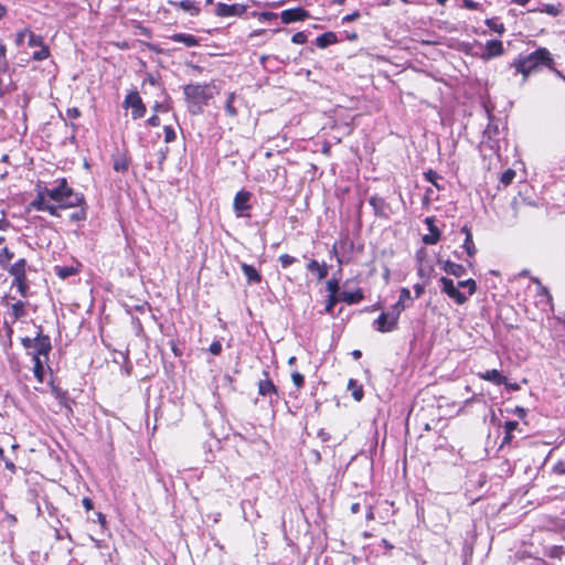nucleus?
<instances>
[{
    "label": "nucleus",
    "instance_id": "obj_1",
    "mask_svg": "<svg viewBox=\"0 0 565 565\" xmlns=\"http://www.w3.org/2000/svg\"><path fill=\"white\" fill-rule=\"evenodd\" d=\"M84 203V196L75 192L67 185L65 179H62L57 185L38 189L32 206L36 211L49 212L53 216H58L60 209H71L81 206Z\"/></svg>",
    "mask_w": 565,
    "mask_h": 565
},
{
    "label": "nucleus",
    "instance_id": "obj_2",
    "mask_svg": "<svg viewBox=\"0 0 565 565\" xmlns=\"http://www.w3.org/2000/svg\"><path fill=\"white\" fill-rule=\"evenodd\" d=\"M552 65H554V60L550 51L545 47H540L526 55H519L511 64L516 73L523 75V83L531 73L537 71L540 67L546 66L552 68Z\"/></svg>",
    "mask_w": 565,
    "mask_h": 565
},
{
    "label": "nucleus",
    "instance_id": "obj_3",
    "mask_svg": "<svg viewBox=\"0 0 565 565\" xmlns=\"http://www.w3.org/2000/svg\"><path fill=\"white\" fill-rule=\"evenodd\" d=\"M184 95L190 104V111L200 114L202 105L213 97V88L209 84H189L184 87Z\"/></svg>",
    "mask_w": 565,
    "mask_h": 565
},
{
    "label": "nucleus",
    "instance_id": "obj_4",
    "mask_svg": "<svg viewBox=\"0 0 565 565\" xmlns=\"http://www.w3.org/2000/svg\"><path fill=\"white\" fill-rule=\"evenodd\" d=\"M21 343L32 358L49 359V354L52 350V343L49 335H44L39 332L34 338H23Z\"/></svg>",
    "mask_w": 565,
    "mask_h": 565
},
{
    "label": "nucleus",
    "instance_id": "obj_5",
    "mask_svg": "<svg viewBox=\"0 0 565 565\" xmlns=\"http://www.w3.org/2000/svg\"><path fill=\"white\" fill-rule=\"evenodd\" d=\"M502 141H504V129L501 122L489 117V122L483 131L481 143L490 150L499 152Z\"/></svg>",
    "mask_w": 565,
    "mask_h": 565
},
{
    "label": "nucleus",
    "instance_id": "obj_6",
    "mask_svg": "<svg viewBox=\"0 0 565 565\" xmlns=\"http://www.w3.org/2000/svg\"><path fill=\"white\" fill-rule=\"evenodd\" d=\"M398 317L392 310L390 312H382L373 322V328L382 333L391 332L397 328Z\"/></svg>",
    "mask_w": 565,
    "mask_h": 565
},
{
    "label": "nucleus",
    "instance_id": "obj_7",
    "mask_svg": "<svg viewBox=\"0 0 565 565\" xmlns=\"http://www.w3.org/2000/svg\"><path fill=\"white\" fill-rule=\"evenodd\" d=\"M124 108H131L132 119H140L146 115V106L138 92L129 93L122 104Z\"/></svg>",
    "mask_w": 565,
    "mask_h": 565
},
{
    "label": "nucleus",
    "instance_id": "obj_8",
    "mask_svg": "<svg viewBox=\"0 0 565 565\" xmlns=\"http://www.w3.org/2000/svg\"><path fill=\"white\" fill-rule=\"evenodd\" d=\"M439 284L441 291L455 300L456 303L463 305L468 300V297L459 290L458 285L456 286L452 279L441 277Z\"/></svg>",
    "mask_w": 565,
    "mask_h": 565
},
{
    "label": "nucleus",
    "instance_id": "obj_9",
    "mask_svg": "<svg viewBox=\"0 0 565 565\" xmlns=\"http://www.w3.org/2000/svg\"><path fill=\"white\" fill-rule=\"evenodd\" d=\"M265 379L259 380L257 386H258V394L264 397H269L270 403L277 401L278 398V391L273 381L269 379L268 371H264Z\"/></svg>",
    "mask_w": 565,
    "mask_h": 565
},
{
    "label": "nucleus",
    "instance_id": "obj_10",
    "mask_svg": "<svg viewBox=\"0 0 565 565\" xmlns=\"http://www.w3.org/2000/svg\"><path fill=\"white\" fill-rule=\"evenodd\" d=\"M249 200H250V193L248 191L242 190L236 193V195L234 198V203H233V207L236 213V216L243 217V216L248 215L246 212L250 209Z\"/></svg>",
    "mask_w": 565,
    "mask_h": 565
},
{
    "label": "nucleus",
    "instance_id": "obj_11",
    "mask_svg": "<svg viewBox=\"0 0 565 565\" xmlns=\"http://www.w3.org/2000/svg\"><path fill=\"white\" fill-rule=\"evenodd\" d=\"M536 284V305L541 307L543 311L552 310L553 309V299L547 290L546 287H544L539 279H533Z\"/></svg>",
    "mask_w": 565,
    "mask_h": 565
},
{
    "label": "nucleus",
    "instance_id": "obj_12",
    "mask_svg": "<svg viewBox=\"0 0 565 565\" xmlns=\"http://www.w3.org/2000/svg\"><path fill=\"white\" fill-rule=\"evenodd\" d=\"M309 17V12L302 8L287 9L281 11L280 13V19L285 24H290L297 21H303Z\"/></svg>",
    "mask_w": 565,
    "mask_h": 565
},
{
    "label": "nucleus",
    "instance_id": "obj_13",
    "mask_svg": "<svg viewBox=\"0 0 565 565\" xmlns=\"http://www.w3.org/2000/svg\"><path fill=\"white\" fill-rule=\"evenodd\" d=\"M504 54V47L501 41L499 40H490L484 44V50L480 57L484 61L491 60L493 57H498Z\"/></svg>",
    "mask_w": 565,
    "mask_h": 565
},
{
    "label": "nucleus",
    "instance_id": "obj_14",
    "mask_svg": "<svg viewBox=\"0 0 565 565\" xmlns=\"http://www.w3.org/2000/svg\"><path fill=\"white\" fill-rule=\"evenodd\" d=\"M215 11L218 17H241L246 12V7L239 3H218Z\"/></svg>",
    "mask_w": 565,
    "mask_h": 565
},
{
    "label": "nucleus",
    "instance_id": "obj_15",
    "mask_svg": "<svg viewBox=\"0 0 565 565\" xmlns=\"http://www.w3.org/2000/svg\"><path fill=\"white\" fill-rule=\"evenodd\" d=\"M413 302V298L408 288H402L399 292L398 301L392 307V311L397 313L399 318L401 313L408 308Z\"/></svg>",
    "mask_w": 565,
    "mask_h": 565
},
{
    "label": "nucleus",
    "instance_id": "obj_16",
    "mask_svg": "<svg viewBox=\"0 0 565 565\" xmlns=\"http://www.w3.org/2000/svg\"><path fill=\"white\" fill-rule=\"evenodd\" d=\"M6 269L13 277V280L26 278V260L24 258L18 259L10 266L8 265Z\"/></svg>",
    "mask_w": 565,
    "mask_h": 565
},
{
    "label": "nucleus",
    "instance_id": "obj_17",
    "mask_svg": "<svg viewBox=\"0 0 565 565\" xmlns=\"http://www.w3.org/2000/svg\"><path fill=\"white\" fill-rule=\"evenodd\" d=\"M426 224L428 225V230H429V234L427 235H424L423 236V242L426 244V245H434L436 244L439 238H440V232L439 230L435 226L434 224V220L430 218V217H427L425 220Z\"/></svg>",
    "mask_w": 565,
    "mask_h": 565
},
{
    "label": "nucleus",
    "instance_id": "obj_18",
    "mask_svg": "<svg viewBox=\"0 0 565 565\" xmlns=\"http://www.w3.org/2000/svg\"><path fill=\"white\" fill-rule=\"evenodd\" d=\"M10 307V318L11 323H14L19 319L23 318L26 315L25 303L21 300H18L13 303H7Z\"/></svg>",
    "mask_w": 565,
    "mask_h": 565
},
{
    "label": "nucleus",
    "instance_id": "obj_19",
    "mask_svg": "<svg viewBox=\"0 0 565 565\" xmlns=\"http://www.w3.org/2000/svg\"><path fill=\"white\" fill-rule=\"evenodd\" d=\"M440 264L447 274L455 277H462L466 274V268L460 264H456L451 260H443Z\"/></svg>",
    "mask_w": 565,
    "mask_h": 565
},
{
    "label": "nucleus",
    "instance_id": "obj_20",
    "mask_svg": "<svg viewBox=\"0 0 565 565\" xmlns=\"http://www.w3.org/2000/svg\"><path fill=\"white\" fill-rule=\"evenodd\" d=\"M173 42L182 43L186 47H194L199 45V40L196 36L188 33H175L170 36Z\"/></svg>",
    "mask_w": 565,
    "mask_h": 565
},
{
    "label": "nucleus",
    "instance_id": "obj_21",
    "mask_svg": "<svg viewBox=\"0 0 565 565\" xmlns=\"http://www.w3.org/2000/svg\"><path fill=\"white\" fill-rule=\"evenodd\" d=\"M241 268L248 284L260 282L262 276L254 266L243 263Z\"/></svg>",
    "mask_w": 565,
    "mask_h": 565
},
{
    "label": "nucleus",
    "instance_id": "obj_22",
    "mask_svg": "<svg viewBox=\"0 0 565 565\" xmlns=\"http://www.w3.org/2000/svg\"><path fill=\"white\" fill-rule=\"evenodd\" d=\"M307 269L311 273H316L317 274V278L318 280H322L327 277L328 275V266L327 264H319L317 260L315 259H311L308 264H307Z\"/></svg>",
    "mask_w": 565,
    "mask_h": 565
},
{
    "label": "nucleus",
    "instance_id": "obj_23",
    "mask_svg": "<svg viewBox=\"0 0 565 565\" xmlns=\"http://www.w3.org/2000/svg\"><path fill=\"white\" fill-rule=\"evenodd\" d=\"M33 374L39 383L44 382V366L47 364L49 359L32 358Z\"/></svg>",
    "mask_w": 565,
    "mask_h": 565
},
{
    "label": "nucleus",
    "instance_id": "obj_24",
    "mask_svg": "<svg viewBox=\"0 0 565 565\" xmlns=\"http://www.w3.org/2000/svg\"><path fill=\"white\" fill-rule=\"evenodd\" d=\"M169 3L175 8H179L185 12H189L191 15H196L200 11L199 8L195 6L194 1H192V0H181V1L170 0Z\"/></svg>",
    "mask_w": 565,
    "mask_h": 565
},
{
    "label": "nucleus",
    "instance_id": "obj_25",
    "mask_svg": "<svg viewBox=\"0 0 565 565\" xmlns=\"http://www.w3.org/2000/svg\"><path fill=\"white\" fill-rule=\"evenodd\" d=\"M462 232L466 235L462 247L469 257H473L477 253V248L472 239V233L467 226L462 227Z\"/></svg>",
    "mask_w": 565,
    "mask_h": 565
},
{
    "label": "nucleus",
    "instance_id": "obj_26",
    "mask_svg": "<svg viewBox=\"0 0 565 565\" xmlns=\"http://www.w3.org/2000/svg\"><path fill=\"white\" fill-rule=\"evenodd\" d=\"M340 299L348 305L358 303L363 299V292L361 289H356L354 291L343 290L340 294Z\"/></svg>",
    "mask_w": 565,
    "mask_h": 565
},
{
    "label": "nucleus",
    "instance_id": "obj_27",
    "mask_svg": "<svg viewBox=\"0 0 565 565\" xmlns=\"http://www.w3.org/2000/svg\"><path fill=\"white\" fill-rule=\"evenodd\" d=\"M482 380L492 382L495 385L505 384V376L502 375L498 370H488L483 374H480Z\"/></svg>",
    "mask_w": 565,
    "mask_h": 565
},
{
    "label": "nucleus",
    "instance_id": "obj_28",
    "mask_svg": "<svg viewBox=\"0 0 565 565\" xmlns=\"http://www.w3.org/2000/svg\"><path fill=\"white\" fill-rule=\"evenodd\" d=\"M334 42H337V35L333 32L323 33L316 39V44L320 49H324Z\"/></svg>",
    "mask_w": 565,
    "mask_h": 565
},
{
    "label": "nucleus",
    "instance_id": "obj_29",
    "mask_svg": "<svg viewBox=\"0 0 565 565\" xmlns=\"http://www.w3.org/2000/svg\"><path fill=\"white\" fill-rule=\"evenodd\" d=\"M369 203L373 206V209L377 215L384 214V211L386 207V203H385L384 199L373 195L370 198Z\"/></svg>",
    "mask_w": 565,
    "mask_h": 565
},
{
    "label": "nucleus",
    "instance_id": "obj_30",
    "mask_svg": "<svg viewBox=\"0 0 565 565\" xmlns=\"http://www.w3.org/2000/svg\"><path fill=\"white\" fill-rule=\"evenodd\" d=\"M348 390L351 391L353 398L360 402L363 398V388L358 382L351 379L348 383Z\"/></svg>",
    "mask_w": 565,
    "mask_h": 565
},
{
    "label": "nucleus",
    "instance_id": "obj_31",
    "mask_svg": "<svg viewBox=\"0 0 565 565\" xmlns=\"http://www.w3.org/2000/svg\"><path fill=\"white\" fill-rule=\"evenodd\" d=\"M14 254L7 247L0 246V267L7 268Z\"/></svg>",
    "mask_w": 565,
    "mask_h": 565
},
{
    "label": "nucleus",
    "instance_id": "obj_32",
    "mask_svg": "<svg viewBox=\"0 0 565 565\" xmlns=\"http://www.w3.org/2000/svg\"><path fill=\"white\" fill-rule=\"evenodd\" d=\"M236 99V94L235 93H230L227 95V99H226V103H225V111L226 114L230 116V117H236L237 116V109L235 108L234 106V102Z\"/></svg>",
    "mask_w": 565,
    "mask_h": 565
},
{
    "label": "nucleus",
    "instance_id": "obj_33",
    "mask_svg": "<svg viewBox=\"0 0 565 565\" xmlns=\"http://www.w3.org/2000/svg\"><path fill=\"white\" fill-rule=\"evenodd\" d=\"M486 24L489 29L498 34H503L505 31L504 24L501 23L498 18H490L486 20Z\"/></svg>",
    "mask_w": 565,
    "mask_h": 565
},
{
    "label": "nucleus",
    "instance_id": "obj_34",
    "mask_svg": "<svg viewBox=\"0 0 565 565\" xmlns=\"http://www.w3.org/2000/svg\"><path fill=\"white\" fill-rule=\"evenodd\" d=\"M12 286H15L19 294L22 296V297H26V292H28V289H29V284H28V279H19V280H13L12 282Z\"/></svg>",
    "mask_w": 565,
    "mask_h": 565
},
{
    "label": "nucleus",
    "instance_id": "obj_35",
    "mask_svg": "<svg viewBox=\"0 0 565 565\" xmlns=\"http://www.w3.org/2000/svg\"><path fill=\"white\" fill-rule=\"evenodd\" d=\"M459 288H468L469 296H472L477 290V284L473 279L461 280L458 282Z\"/></svg>",
    "mask_w": 565,
    "mask_h": 565
},
{
    "label": "nucleus",
    "instance_id": "obj_36",
    "mask_svg": "<svg viewBox=\"0 0 565 565\" xmlns=\"http://www.w3.org/2000/svg\"><path fill=\"white\" fill-rule=\"evenodd\" d=\"M514 178H515V171H514V170H512V169H508V170H505V171L502 173V175H501V178H500V181H501V183H502L503 185H505V186H507V185H509V184L513 181V179H514Z\"/></svg>",
    "mask_w": 565,
    "mask_h": 565
},
{
    "label": "nucleus",
    "instance_id": "obj_37",
    "mask_svg": "<svg viewBox=\"0 0 565 565\" xmlns=\"http://www.w3.org/2000/svg\"><path fill=\"white\" fill-rule=\"evenodd\" d=\"M28 44H29V46H32V47L44 45L42 36L38 35V34H34L31 31H30L29 36H28Z\"/></svg>",
    "mask_w": 565,
    "mask_h": 565
},
{
    "label": "nucleus",
    "instance_id": "obj_38",
    "mask_svg": "<svg viewBox=\"0 0 565 565\" xmlns=\"http://www.w3.org/2000/svg\"><path fill=\"white\" fill-rule=\"evenodd\" d=\"M50 52L47 46L42 45L39 51H35L32 55L33 60L35 61H43L49 56Z\"/></svg>",
    "mask_w": 565,
    "mask_h": 565
},
{
    "label": "nucleus",
    "instance_id": "obj_39",
    "mask_svg": "<svg viewBox=\"0 0 565 565\" xmlns=\"http://www.w3.org/2000/svg\"><path fill=\"white\" fill-rule=\"evenodd\" d=\"M0 66L2 70L9 68V63L7 60V50L2 43H0Z\"/></svg>",
    "mask_w": 565,
    "mask_h": 565
},
{
    "label": "nucleus",
    "instance_id": "obj_40",
    "mask_svg": "<svg viewBox=\"0 0 565 565\" xmlns=\"http://www.w3.org/2000/svg\"><path fill=\"white\" fill-rule=\"evenodd\" d=\"M163 131H164V141L167 143L175 140L177 135H175L174 129L171 126H164Z\"/></svg>",
    "mask_w": 565,
    "mask_h": 565
},
{
    "label": "nucleus",
    "instance_id": "obj_41",
    "mask_svg": "<svg viewBox=\"0 0 565 565\" xmlns=\"http://www.w3.org/2000/svg\"><path fill=\"white\" fill-rule=\"evenodd\" d=\"M279 262H280L282 268H287L288 266H290L291 264H294L296 262V258L288 254H282L279 256Z\"/></svg>",
    "mask_w": 565,
    "mask_h": 565
},
{
    "label": "nucleus",
    "instance_id": "obj_42",
    "mask_svg": "<svg viewBox=\"0 0 565 565\" xmlns=\"http://www.w3.org/2000/svg\"><path fill=\"white\" fill-rule=\"evenodd\" d=\"M541 12H545L552 17H556L559 14V8L554 4H545Z\"/></svg>",
    "mask_w": 565,
    "mask_h": 565
},
{
    "label": "nucleus",
    "instance_id": "obj_43",
    "mask_svg": "<svg viewBox=\"0 0 565 565\" xmlns=\"http://www.w3.org/2000/svg\"><path fill=\"white\" fill-rule=\"evenodd\" d=\"M327 289L330 292V295L335 296V294L339 290V282L337 279H330L327 281Z\"/></svg>",
    "mask_w": 565,
    "mask_h": 565
},
{
    "label": "nucleus",
    "instance_id": "obj_44",
    "mask_svg": "<svg viewBox=\"0 0 565 565\" xmlns=\"http://www.w3.org/2000/svg\"><path fill=\"white\" fill-rule=\"evenodd\" d=\"M278 18V14L270 11H265L259 14V21L262 22H268L271 20H276Z\"/></svg>",
    "mask_w": 565,
    "mask_h": 565
},
{
    "label": "nucleus",
    "instance_id": "obj_45",
    "mask_svg": "<svg viewBox=\"0 0 565 565\" xmlns=\"http://www.w3.org/2000/svg\"><path fill=\"white\" fill-rule=\"evenodd\" d=\"M291 42L295 44H305L307 42V35L305 32H297L292 35Z\"/></svg>",
    "mask_w": 565,
    "mask_h": 565
},
{
    "label": "nucleus",
    "instance_id": "obj_46",
    "mask_svg": "<svg viewBox=\"0 0 565 565\" xmlns=\"http://www.w3.org/2000/svg\"><path fill=\"white\" fill-rule=\"evenodd\" d=\"M291 380H292V383L298 387L300 388L303 383H305V379H303V375L300 374L299 372H294L291 374Z\"/></svg>",
    "mask_w": 565,
    "mask_h": 565
},
{
    "label": "nucleus",
    "instance_id": "obj_47",
    "mask_svg": "<svg viewBox=\"0 0 565 565\" xmlns=\"http://www.w3.org/2000/svg\"><path fill=\"white\" fill-rule=\"evenodd\" d=\"M75 270L74 268L72 267H60L57 269V275L61 277V278H67L72 275H74Z\"/></svg>",
    "mask_w": 565,
    "mask_h": 565
},
{
    "label": "nucleus",
    "instance_id": "obj_48",
    "mask_svg": "<svg viewBox=\"0 0 565 565\" xmlns=\"http://www.w3.org/2000/svg\"><path fill=\"white\" fill-rule=\"evenodd\" d=\"M425 177L430 183H433L436 188L439 189V184H438L437 180L440 178L435 171L429 170L427 173H425Z\"/></svg>",
    "mask_w": 565,
    "mask_h": 565
},
{
    "label": "nucleus",
    "instance_id": "obj_49",
    "mask_svg": "<svg viewBox=\"0 0 565 565\" xmlns=\"http://www.w3.org/2000/svg\"><path fill=\"white\" fill-rule=\"evenodd\" d=\"M553 472L556 475H565V460H559L553 466Z\"/></svg>",
    "mask_w": 565,
    "mask_h": 565
},
{
    "label": "nucleus",
    "instance_id": "obj_50",
    "mask_svg": "<svg viewBox=\"0 0 565 565\" xmlns=\"http://www.w3.org/2000/svg\"><path fill=\"white\" fill-rule=\"evenodd\" d=\"M518 422L514 420H508L504 423V430L508 435L512 434L513 430L518 427Z\"/></svg>",
    "mask_w": 565,
    "mask_h": 565
},
{
    "label": "nucleus",
    "instance_id": "obj_51",
    "mask_svg": "<svg viewBox=\"0 0 565 565\" xmlns=\"http://www.w3.org/2000/svg\"><path fill=\"white\" fill-rule=\"evenodd\" d=\"M210 352L214 355H218L222 352V344L218 341H214L210 345Z\"/></svg>",
    "mask_w": 565,
    "mask_h": 565
},
{
    "label": "nucleus",
    "instance_id": "obj_52",
    "mask_svg": "<svg viewBox=\"0 0 565 565\" xmlns=\"http://www.w3.org/2000/svg\"><path fill=\"white\" fill-rule=\"evenodd\" d=\"M337 303V298L333 295H330L327 305H326V312L331 313L334 305Z\"/></svg>",
    "mask_w": 565,
    "mask_h": 565
},
{
    "label": "nucleus",
    "instance_id": "obj_53",
    "mask_svg": "<svg viewBox=\"0 0 565 565\" xmlns=\"http://www.w3.org/2000/svg\"><path fill=\"white\" fill-rule=\"evenodd\" d=\"M480 4L473 0H462V7L468 10H477Z\"/></svg>",
    "mask_w": 565,
    "mask_h": 565
},
{
    "label": "nucleus",
    "instance_id": "obj_54",
    "mask_svg": "<svg viewBox=\"0 0 565 565\" xmlns=\"http://www.w3.org/2000/svg\"><path fill=\"white\" fill-rule=\"evenodd\" d=\"M359 18H360V12L359 11H354L353 13L347 14L345 17H343L342 18V23H349V22L355 21Z\"/></svg>",
    "mask_w": 565,
    "mask_h": 565
},
{
    "label": "nucleus",
    "instance_id": "obj_55",
    "mask_svg": "<svg viewBox=\"0 0 565 565\" xmlns=\"http://www.w3.org/2000/svg\"><path fill=\"white\" fill-rule=\"evenodd\" d=\"M67 116L71 118V119H76L81 116V111L78 108L76 107H73V108H68L67 111H66Z\"/></svg>",
    "mask_w": 565,
    "mask_h": 565
},
{
    "label": "nucleus",
    "instance_id": "obj_56",
    "mask_svg": "<svg viewBox=\"0 0 565 565\" xmlns=\"http://www.w3.org/2000/svg\"><path fill=\"white\" fill-rule=\"evenodd\" d=\"M30 31L23 30L17 34V43L21 44L24 42V39L29 36Z\"/></svg>",
    "mask_w": 565,
    "mask_h": 565
},
{
    "label": "nucleus",
    "instance_id": "obj_57",
    "mask_svg": "<svg viewBox=\"0 0 565 565\" xmlns=\"http://www.w3.org/2000/svg\"><path fill=\"white\" fill-rule=\"evenodd\" d=\"M147 124L152 127H158L160 125V119L157 114L152 115L148 120Z\"/></svg>",
    "mask_w": 565,
    "mask_h": 565
},
{
    "label": "nucleus",
    "instance_id": "obj_58",
    "mask_svg": "<svg viewBox=\"0 0 565 565\" xmlns=\"http://www.w3.org/2000/svg\"><path fill=\"white\" fill-rule=\"evenodd\" d=\"M414 291H415V298H419V297L424 294L425 288H424V286H423V285H420V284H416V285L414 286Z\"/></svg>",
    "mask_w": 565,
    "mask_h": 565
},
{
    "label": "nucleus",
    "instance_id": "obj_59",
    "mask_svg": "<svg viewBox=\"0 0 565 565\" xmlns=\"http://www.w3.org/2000/svg\"><path fill=\"white\" fill-rule=\"evenodd\" d=\"M82 504L87 511L93 509V501L87 497L83 498Z\"/></svg>",
    "mask_w": 565,
    "mask_h": 565
},
{
    "label": "nucleus",
    "instance_id": "obj_60",
    "mask_svg": "<svg viewBox=\"0 0 565 565\" xmlns=\"http://www.w3.org/2000/svg\"><path fill=\"white\" fill-rule=\"evenodd\" d=\"M96 520L102 526L106 525V516L102 512H96Z\"/></svg>",
    "mask_w": 565,
    "mask_h": 565
},
{
    "label": "nucleus",
    "instance_id": "obj_61",
    "mask_svg": "<svg viewBox=\"0 0 565 565\" xmlns=\"http://www.w3.org/2000/svg\"><path fill=\"white\" fill-rule=\"evenodd\" d=\"M169 110V107L163 105V104H160V103H156L153 105V111L154 113H158V111H168Z\"/></svg>",
    "mask_w": 565,
    "mask_h": 565
},
{
    "label": "nucleus",
    "instance_id": "obj_62",
    "mask_svg": "<svg viewBox=\"0 0 565 565\" xmlns=\"http://www.w3.org/2000/svg\"><path fill=\"white\" fill-rule=\"evenodd\" d=\"M2 460L4 461V466L8 470H10L11 472L15 471V465L11 460L7 459L6 457Z\"/></svg>",
    "mask_w": 565,
    "mask_h": 565
},
{
    "label": "nucleus",
    "instance_id": "obj_63",
    "mask_svg": "<svg viewBox=\"0 0 565 565\" xmlns=\"http://www.w3.org/2000/svg\"><path fill=\"white\" fill-rule=\"evenodd\" d=\"M85 212L84 211H79V212H76V213H73L71 215V218L72 220H75V221H79V220H84L85 218Z\"/></svg>",
    "mask_w": 565,
    "mask_h": 565
},
{
    "label": "nucleus",
    "instance_id": "obj_64",
    "mask_svg": "<svg viewBox=\"0 0 565 565\" xmlns=\"http://www.w3.org/2000/svg\"><path fill=\"white\" fill-rule=\"evenodd\" d=\"M514 414L518 417L523 418L526 415V411L523 407H515Z\"/></svg>",
    "mask_w": 565,
    "mask_h": 565
}]
</instances>
